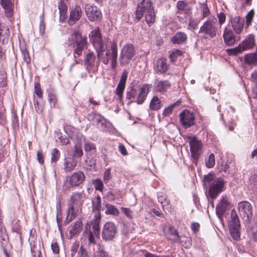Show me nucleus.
Listing matches in <instances>:
<instances>
[{
    "label": "nucleus",
    "mask_w": 257,
    "mask_h": 257,
    "mask_svg": "<svg viewBox=\"0 0 257 257\" xmlns=\"http://www.w3.org/2000/svg\"><path fill=\"white\" fill-rule=\"evenodd\" d=\"M83 195L81 192H73L67 200L68 208L65 220L67 223L74 219L81 212V206L83 202Z\"/></svg>",
    "instance_id": "obj_1"
},
{
    "label": "nucleus",
    "mask_w": 257,
    "mask_h": 257,
    "mask_svg": "<svg viewBox=\"0 0 257 257\" xmlns=\"http://www.w3.org/2000/svg\"><path fill=\"white\" fill-rule=\"evenodd\" d=\"M151 85L148 84H145L140 88L138 94L137 89L132 87L130 91L126 92V98L131 100L132 98H135L136 100L134 102H137L138 104H142L146 100L147 96L149 93ZM133 101H131L133 102Z\"/></svg>",
    "instance_id": "obj_2"
},
{
    "label": "nucleus",
    "mask_w": 257,
    "mask_h": 257,
    "mask_svg": "<svg viewBox=\"0 0 257 257\" xmlns=\"http://www.w3.org/2000/svg\"><path fill=\"white\" fill-rule=\"evenodd\" d=\"M106 52L103 48V45H100L99 50H97L98 59H101L104 64H107L109 61L112 59L113 53L117 55V45L115 43L111 41H108L105 48Z\"/></svg>",
    "instance_id": "obj_3"
},
{
    "label": "nucleus",
    "mask_w": 257,
    "mask_h": 257,
    "mask_svg": "<svg viewBox=\"0 0 257 257\" xmlns=\"http://www.w3.org/2000/svg\"><path fill=\"white\" fill-rule=\"evenodd\" d=\"M71 39L74 42L73 47L75 48L74 50V57L76 58V55L79 57L82 55L84 50L87 48V39L85 37L82 36L79 31H75L71 35Z\"/></svg>",
    "instance_id": "obj_4"
},
{
    "label": "nucleus",
    "mask_w": 257,
    "mask_h": 257,
    "mask_svg": "<svg viewBox=\"0 0 257 257\" xmlns=\"http://www.w3.org/2000/svg\"><path fill=\"white\" fill-rule=\"evenodd\" d=\"M187 137L189 140L191 157L193 159V162L197 165L198 160L202 153V144L195 136H189Z\"/></svg>",
    "instance_id": "obj_5"
},
{
    "label": "nucleus",
    "mask_w": 257,
    "mask_h": 257,
    "mask_svg": "<svg viewBox=\"0 0 257 257\" xmlns=\"http://www.w3.org/2000/svg\"><path fill=\"white\" fill-rule=\"evenodd\" d=\"M136 50L132 44L127 43L124 45L121 51L120 55V64L121 66L128 65L131 60L135 56Z\"/></svg>",
    "instance_id": "obj_6"
},
{
    "label": "nucleus",
    "mask_w": 257,
    "mask_h": 257,
    "mask_svg": "<svg viewBox=\"0 0 257 257\" xmlns=\"http://www.w3.org/2000/svg\"><path fill=\"white\" fill-rule=\"evenodd\" d=\"M85 176L83 172L77 171L68 176L64 183V188L69 189L77 187L81 184L85 180Z\"/></svg>",
    "instance_id": "obj_7"
},
{
    "label": "nucleus",
    "mask_w": 257,
    "mask_h": 257,
    "mask_svg": "<svg viewBox=\"0 0 257 257\" xmlns=\"http://www.w3.org/2000/svg\"><path fill=\"white\" fill-rule=\"evenodd\" d=\"M238 210L239 215L246 223L251 221L253 216L252 208L251 204L243 201L238 203Z\"/></svg>",
    "instance_id": "obj_8"
},
{
    "label": "nucleus",
    "mask_w": 257,
    "mask_h": 257,
    "mask_svg": "<svg viewBox=\"0 0 257 257\" xmlns=\"http://www.w3.org/2000/svg\"><path fill=\"white\" fill-rule=\"evenodd\" d=\"M230 233L233 239L237 240L240 238L239 229L240 224L236 213L232 211L231 213V220L228 222Z\"/></svg>",
    "instance_id": "obj_9"
},
{
    "label": "nucleus",
    "mask_w": 257,
    "mask_h": 257,
    "mask_svg": "<svg viewBox=\"0 0 257 257\" xmlns=\"http://www.w3.org/2000/svg\"><path fill=\"white\" fill-rule=\"evenodd\" d=\"M216 22L217 19L216 18L206 21L200 28L199 33L207 35L211 38H214L216 35L217 31L215 26Z\"/></svg>",
    "instance_id": "obj_10"
},
{
    "label": "nucleus",
    "mask_w": 257,
    "mask_h": 257,
    "mask_svg": "<svg viewBox=\"0 0 257 257\" xmlns=\"http://www.w3.org/2000/svg\"><path fill=\"white\" fill-rule=\"evenodd\" d=\"M99 61L96 59L95 54L89 52L86 55L84 59V66L86 70L89 73H95L98 70Z\"/></svg>",
    "instance_id": "obj_11"
},
{
    "label": "nucleus",
    "mask_w": 257,
    "mask_h": 257,
    "mask_svg": "<svg viewBox=\"0 0 257 257\" xmlns=\"http://www.w3.org/2000/svg\"><path fill=\"white\" fill-rule=\"evenodd\" d=\"M225 181L221 178L214 179L210 184L209 194L214 199L224 189Z\"/></svg>",
    "instance_id": "obj_12"
},
{
    "label": "nucleus",
    "mask_w": 257,
    "mask_h": 257,
    "mask_svg": "<svg viewBox=\"0 0 257 257\" xmlns=\"http://www.w3.org/2000/svg\"><path fill=\"white\" fill-rule=\"evenodd\" d=\"M154 7L151 0H142L138 5L135 12V18L140 20L145 13L153 10Z\"/></svg>",
    "instance_id": "obj_13"
},
{
    "label": "nucleus",
    "mask_w": 257,
    "mask_h": 257,
    "mask_svg": "<svg viewBox=\"0 0 257 257\" xmlns=\"http://www.w3.org/2000/svg\"><path fill=\"white\" fill-rule=\"evenodd\" d=\"M84 10L85 14L89 21L94 22L101 20L102 17L101 13L96 6L85 4Z\"/></svg>",
    "instance_id": "obj_14"
},
{
    "label": "nucleus",
    "mask_w": 257,
    "mask_h": 257,
    "mask_svg": "<svg viewBox=\"0 0 257 257\" xmlns=\"http://www.w3.org/2000/svg\"><path fill=\"white\" fill-rule=\"evenodd\" d=\"M117 233V229L115 224L111 222H106L103 228L102 238L106 241L112 240Z\"/></svg>",
    "instance_id": "obj_15"
},
{
    "label": "nucleus",
    "mask_w": 257,
    "mask_h": 257,
    "mask_svg": "<svg viewBox=\"0 0 257 257\" xmlns=\"http://www.w3.org/2000/svg\"><path fill=\"white\" fill-rule=\"evenodd\" d=\"M180 120L183 126L189 127L194 124L195 117L192 113L189 111L184 110L180 114Z\"/></svg>",
    "instance_id": "obj_16"
},
{
    "label": "nucleus",
    "mask_w": 257,
    "mask_h": 257,
    "mask_svg": "<svg viewBox=\"0 0 257 257\" xmlns=\"http://www.w3.org/2000/svg\"><path fill=\"white\" fill-rule=\"evenodd\" d=\"M229 205L228 198L226 196H223L216 207V213L219 218L224 215L225 211L229 209Z\"/></svg>",
    "instance_id": "obj_17"
},
{
    "label": "nucleus",
    "mask_w": 257,
    "mask_h": 257,
    "mask_svg": "<svg viewBox=\"0 0 257 257\" xmlns=\"http://www.w3.org/2000/svg\"><path fill=\"white\" fill-rule=\"evenodd\" d=\"M230 22L235 33L237 34H240L243 30L244 20L239 16H236L231 18Z\"/></svg>",
    "instance_id": "obj_18"
},
{
    "label": "nucleus",
    "mask_w": 257,
    "mask_h": 257,
    "mask_svg": "<svg viewBox=\"0 0 257 257\" xmlns=\"http://www.w3.org/2000/svg\"><path fill=\"white\" fill-rule=\"evenodd\" d=\"M82 10L80 6H76L74 8L72 9L70 11L69 19L70 25H74L79 20L82 16Z\"/></svg>",
    "instance_id": "obj_19"
},
{
    "label": "nucleus",
    "mask_w": 257,
    "mask_h": 257,
    "mask_svg": "<svg viewBox=\"0 0 257 257\" xmlns=\"http://www.w3.org/2000/svg\"><path fill=\"white\" fill-rule=\"evenodd\" d=\"M92 213L94 216L97 217H101L100 210L101 209V199L99 195H97L95 197L92 199Z\"/></svg>",
    "instance_id": "obj_20"
},
{
    "label": "nucleus",
    "mask_w": 257,
    "mask_h": 257,
    "mask_svg": "<svg viewBox=\"0 0 257 257\" xmlns=\"http://www.w3.org/2000/svg\"><path fill=\"white\" fill-rule=\"evenodd\" d=\"M171 86V83L169 80H160L156 82L154 85V90L163 93L166 92Z\"/></svg>",
    "instance_id": "obj_21"
},
{
    "label": "nucleus",
    "mask_w": 257,
    "mask_h": 257,
    "mask_svg": "<svg viewBox=\"0 0 257 257\" xmlns=\"http://www.w3.org/2000/svg\"><path fill=\"white\" fill-rule=\"evenodd\" d=\"M154 69L157 73L163 74L165 73L168 69L167 60L164 58L158 60L154 66Z\"/></svg>",
    "instance_id": "obj_22"
},
{
    "label": "nucleus",
    "mask_w": 257,
    "mask_h": 257,
    "mask_svg": "<svg viewBox=\"0 0 257 257\" xmlns=\"http://www.w3.org/2000/svg\"><path fill=\"white\" fill-rule=\"evenodd\" d=\"M177 8V14H184L187 16H189L191 13V9L188 4L184 1H179L176 4Z\"/></svg>",
    "instance_id": "obj_23"
},
{
    "label": "nucleus",
    "mask_w": 257,
    "mask_h": 257,
    "mask_svg": "<svg viewBox=\"0 0 257 257\" xmlns=\"http://www.w3.org/2000/svg\"><path fill=\"white\" fill-rule=\"evenodd\" d=\"M223 38L225 43L228 46L233 45L235 42V36L233 32L226 27L224 29Z\"/></svg>",
    "instance_id": "obj_24"
},
{
    "label": "nucleus",
    "mask_w": 257,
    "mask_h": 257,
    "mask_svg": "<svg viewBox=\"0 0 257 257\" xmlns=\"http://www.w3.org/2000/svg\"><path fill=\"white\" fill-rule=\"evenodd\" d=\"M244 51L251 49L255 46V38L253 34H249L247 38L240 44Z\"/></svg>",
    "instance_id": "obj_25"
},
{
    "label": "nucleus",
    "mask_w": 257,
    "mask_h": 257,
    "mask_svg": "<svg viewBox=\"0 0 257 257\" xmlns=\"http://www.w3.org/2000/svg\"><path fill=\"white\" fill-rule=\"evenodd\" d=\"M82 221L80 219L72 225L69 230L70 237H72V236L78 235L82 230Z\"/></svg>",
    "instance_id": "obj_26"
},
{
    "label": "nucleus",
    "mask_w": 257,
    "mask_h": 257,
    "mask_svg": "<svg viewBox=\"0 0 257 257\" xmlns=\"http://www.w3.org/2000/svg\"><path fill=\"white\" fill-rule=\"evenodd\" d=\"M187 39V35L183 32L176 33L172 38V42L173 44H181L185 43Z\"/></svg>",
    "instance_id": "obj_27"
},
{
    "label": "nucleus",
    "mask_w": 257,
    "mask_h": 257,
    "mask_svg": "<svg viewBox=\"0 0 257 257\" xmlns=\"http://www.w3.org/2000/svg\"><path fill=\"white\" fill-rule=\"evenodd\" d=\"M89 36L91 37L92 43H97L98 47H100V45H103L100 32L98 28H96L92 30L89 34Z\"/></svg>",
    "instance_id": "obj_28"
},
{
    "label": "nucleus",
    "mask_w": 257,
    "mask_h": 257,
    "mask_svg": "<svg viewBox=\"0 0 257 257\" xmlns=\"http://www.w3.org/2000/svg\"><path fill=\"white\" fill-rule=\"evenodd\" d=\"M59 10V20L60 22H64L67 18V6L65 5L64 1H61L58 5Z\"/></svg>",
    "instance_id": "obj_29"
},
{
    "label": "nucleus",
    "mask_w": 257,
    "mask_h": 257,
    "mask_svg": "<svg viewBox=\"0 0 257 257\" xmlns=\"http://www.w3.org/2000/svg\"><path fill=\"white\" fill-rule=\"evenodd\" d=\"M0 3L5 10L7 17H11L13 12V5L11 1L10 0H0Z\"/></svg>",
    "instance_id": "obj_30"
},
{
    "label": "nucleus",
    "mask_w": 257,
    "mask_h": 257,
    "mask_svg": "<svg viewBox=\"0 0 257 257\" xmlns=\"http://www.w3.org/2000/svg\"><path fill=\"white\" fill-rule=\"evenodd\" d=\"M253 222H254V226H253L251 222L249 223H246L247 224V229L249 235L252 239L257 241V219L256 221L254 219Z\"/></svg>",
    "instance_id": "obj_31"
},
{
    "label": "nucleus",
    "mask_w": 257,
    "mask_h": 257,
    "mask_svg": "<svg viewBox=\"0 0 257 257\" xmlns=\"http://www.w3.org/2000/svg\"><path fill=\"white\" fill-rule=\"evenodd\" d=\"M77 166V162L72 158L65 159L63 164L64 169L66 172H70L73 170Z\"/></svg>",
    "instance_id": "obj_32"
},
{
    "label": "nucleus",
    "mask_w": 257,
    "mask_h": 257,
    "mask_svg": "<svg viewBox=\"0 0 257 257\" xmlns=\"http://www.w3.org/2000/svg\"><path fill=\"white\" fill-rule=\"evenodd\" d=\"M245 62L249 65H257V52L252 53H249L245 56Z\"/></svg>",
    "instance_id": "obj_33"
},
{
    "label": "nucleus",
    "mask_w": 257,
    "mask_h": 257,
    "mask_svg": "<svg viewBox=\"0 0 257 257\" xmlns=\"http://www.w3.org/2000/svg\"><path fill=\"white\" fill-rule=\"evenodd\" d=\"M163 104L158 96H154L150 103V109L154 110L159 109Z\"/></svg>",
    "instance_id": "obj_34"
},
{
    "label": "nucleus",
    "mask_w": 257,
    "mask_h": 257,
    "mask_svg": "<svg viewBox=\"0 0 257 257\" xmlns=\"http://www.w3.org/2000/svg\"><path fill=\"white\" fill-rule=\"evenodd\" d=\"M84 149L86 155H90L91 153L95 152L96 151L95 145L89 141L85 142L84 144Z\"/></svg>",
    "instance_id": "obj_35"
},
{
    "label": "nucleus",
    "mask_w": 257,
    "mask_h": 257,
    "mask_svg": "<svg viewBox=\"0 0 257 257\" xmlns=\"http://www.w3.org/2000/svg\"><path fill=\"white\" fill-rule=\"evenodd\" d=\"M158 199L159 202L162 204V207L164 210H165V206L170 205V201L168 199L167 197L163 192H159L158 194Z\"/></svg>",
    "instance_id": "obj_36"
},
{
    "label": "nucleus",
    "mask_w": 257,
    "mask_h": 257,
    "mask_svg": "<svg viewBox=\"0 0 257 257\" xmlns=\"http://www.w3.org/2000/svg\"><path fill=\"white\" fill-rule=\"evenodd\" d=\"M104 206L106 208L105 213L106 214L118 215L119 212L114 206L109 204L108 203H104Z\"/></svg>",
    "instance_id": "obj_37"
},
{
    "label": "nucleus",
    "mask_w": 257,
    "mask_h": 257,
    "mask_svg": "<svg viewBox=\"0 0 257 257\" xmlns=\"http://www.w3.org/2000/svg\"><path fill=\"white\" fill-rule=\"evenodd\" d=\"M101 220V217H97V216H94L93 220L91 221L92 223V230L94 234L96 235L98 234L99 231V222Z\"/></svg>",
    "instance_id": "obj_38"
},
{
    "label": "nucleus",
    "mask_w": 257,
    "mask_h": 257,
    "mask_svg": "<svg viewBox=\"0 0 257 257\" xmlns=\"http://www.w3.org/2000/svg\"><path fill=\"white\" fill-rule=\"evenodd\" d=\"M181 101L180 100H178L175 103L165 108L163 112V115L164 116H169L172 113L174 108L176 106L179 105Z\"/></svg>",
    "instance_id": "obj_39"
},
{
    "label": "nucleus",
    "mask_w": 257,
    "mask_h": 257,
    "mask_svg": "<svg viewBox=\"0 0 257 257\" xmlns=\"http://www.w3.org/2000/svg\"><path fill=\"white\" fill-rule=\"evenodd\" d=\"M146 13V21L149 24H152L155 21V14L154 10L148 12Z\"/></svg>",
    "instance_id": "obj_40"
},
{
    "label": "nucleus",
    "mask_w": 257,
    "mask_h": 257,
    "mask_svg": "<svg viewBox=\"0 0 257 257\" xmlns=\"http://www.w3.org/2000/svg\"><path fill=\"white\" fill-rule=\"evenodd\" d=\"M244 51V49L241 46V44H239L237 47L234 48L227 49L226 50L227 53L229 55H235L239 53H241Z\"/></svg>",
    "instance_id": "obj_41"
},
{
    "label": "nucleus",
    "mask_w": 257,
    "mask_h": 257,
    "mask_svg": "<svg viewBox=\"0 0 257 257\" xmlns=\"http://www.w3.org/2000/svg\"><path fill=\"white\" fill-rule=\"evenodd\" d=\"M252 81L255 83V87H254L252 90V93L253 95V97H257V70H254L251 74Z\"/></svg>",
    "instance_id": "obj_42"
},
{
    "label": "nucleus",
    "mask_w": 257,
    "mask_h": 257,
    "mask_svg": "<svg viewBox=\"0 0 257 257\" xmlns=\"http://www.w3.org/2000/svg\"><path fill=\"white\" fill-rule=\"evenodd\" d=\"M169 232L171 235L173 236V238L171 239L172 240H173L174 242L179 241L180 238L179 235L174 227L169 226Z\"/></svg>",
    "instance_id": "obj_43"
},
{
    "label": "nucleus",
    "mask_w": 257,
    "mask_h": 257,
    "mask_svg": "<svg viewBox=\"0 0 257 257\" xmlns=\"http://www.w3.org/2000/svg\"><path fill=\"white\" fill-rule=\"evenodd\" d=\"M254 16V12L253 9L249 11L245 16V23L247 27L251 24Z\"/></svg>",
    "instance_id": "obj_44"
},
{
    "label": "nucleus",
    "mask_w": 257,
    "mask_h": 257,
    "mask_svg": "<svg viewBox=\"0 0 257 257\" xmlns=\"http://www.w3.org/2000/svg\"><path fill=\"white\" fill-rule=\"evenodd\" d=\"M51 162H56L59 159L60 156V151L56 148H54L51 153Z\"/></svg>",
    "instance_id": "obj_45"
},
{
    "label": "nucleus",
    "mask_w": 257,
    "mask_h": 257,
    "mask_svg": "<svg viewBox=\"0 0 257 257\" xmlns=\"http://www.w3.org/2000/svg\"><path fill=\"white\" fill-rule=\"evenodd\" d=\"M92 184L96 190L102 192L103 189V184L102 181L99 179L93 180Z\"/></svg>",
    "instance_id": "obj_46"
},
{
    "label": "nucleus",
    "mask_w": 257,
    "mask_h": 257,
    "mask_svg": "<svg viewBox=\"0 0 257 257\" xmlns=\"http://www.w3.org/2000/svg\"><path fill=\"white\" fill-rule=\"evenodd\" d=\"M83 151L80 145L76 144L74 146L73 156L75 157L81 158L83 155Z\"/></svg>",
    "instance_id": "obj_47"
},
{
    "label": "nucleus",
    "mask_w": 257,
    "mask_h": 257,
    "mask_svg": "<svg viewBox=\"0 0 257 257\" xmlns=\"http://www.w3.org/2000/svg\"><path fill=\"white\" fill-rule=\"evenodd\" d=\"M125 85L118 83L116 88V94L118 96L119 99L121 100L123 97V92L125 88Z\"/></svg>",
    "instance_id": "obj_48"
},
{
    "label": "nucleus",
    "mask_w": 257,
    "mask_h": 257,
    "mask_svg": "<svg viewBox=\"0 0 257 257\" xmlns=\"http://www.w3.org/2000/svg\"><path fill=\"white\" fill-rule=\"evenodd\" d=\"M206 166L208 168H211L215 165V157L213 154H211L207 161H205Z\"/></svg>",
    "instance_id": "obj_49"
},
{
    "label": "nucleus",
    "mask_w": 257,
    "mask_h": 257,
    "mask_svg": "<svg viewBox=\"0 0 257 257\" xmlns=\"http://www.w3.org/2000/svg\"><path fill=\"white\" fill-rule=\"evenodd\" d=\"M7 85V75L4 72H0V87H6Z\"/></svg>",
    "instance_id": "obj_50"
},
{
    "label": "nucleus",
    "mask_w": 257,
    "mask_h": 257,
    "mask_svg": "<svg viewBox=\"0 0 257 257\" xmlns=\"http://www.w3.org/2000/svg\"><path fill=\"white\" fill-rule=\"evenodd\" d=\"M48 99L51 106H55L57 103V99L55 94L52 92H49L48 94Z\"/></svg>",
    "instance_id": "obj_51"
},
{
    "label": "nucleus",
    "mask_w": 257,
    "mask_h": 257,
    "mask_svg": "<svg viewBox=\"0 0 257 257\" xmlns=\"http://www.w3.org/2000/svg\"><path fill=\"white\" fill-rule=\"evenodd\" d=\"M200 8L203 17H207L209 15L210 10L206 4H201Z\"/></svg>",
    "instance_id": "obj_52"
},
{
    "label": "nucleus",
    "mask_w": 257,
    "mask_h": 257,
    "mask_svg": "<svg viewBox=\"0 0 257 257\" xmlns=\"http://www.w3.org/2000/svg\"><path fill=\"white\" fill-rule=\"evenodd\" d=\"M182 55V52L179 50H176L170 55V58L172 62H175L177 58Z\"/></svg>",
    "instance_id": "obj_53"
},
{
    "label": "nucleus",
    "mask_w": 257,
    "mask_h": 257,
    "mask_svg": "<svg viewBox=\"0 0 257 257\" xmlns=\"http://www.w3.org/2000/svg\"><path fill=\"white\" fill-rule=\"evenodd\" d=\"M94 119L97 123L98 127L101 129H103L104 123L102 122V120L104 119V118L99 115H95Z\"/></svg>",
    "instance_id": "obj_54"
},
{
    "label": "nucleus",
    "mask_w": 257,
    "mask_h": 257,
    "mask_svg": "<svg viewBox=\"0 0 257 257\" xmlns=\"http://www.w3.org/2000/svg\"><path fill=\"white\" fill-rule=\"evenodd\" d=\"M128 74V71L127 70H124L121 73L120 79L118 83L125 85Z\"/></svg>",
    "instance_id": "obj_55"
},
{
    "label": "nucleus",
    "mask_w": 257,
    "mask_h": 257,
    "mask_svg": "<svg viewBox=\"0 0 257 257\" xmlns=\"http://www.w3.org/2000/svg\"><path fill=\"white\" fill-rule=\"evenodd\" d=\"M214 175L212 174H208L204 176L203 182L204 185H205L206 183H208L210 184V183L214 180Z\"/></svg>",
    "instance_id": "obj_56"
},
{
    "label": "nucleus",
    "mask_w": 257,
    "mask_h": 257,
    "mask_svg": "<svg viewBox=\"0 0 257 257\" xmlns=\"http://www.w3.org/2000/svg\"><path fill=\"white\" fill-rule=\"evenodd\" d=\"M217 18H218V22L220 25H222L225 22L226 16L224 13L221 12L217 14Z\"/></svg>",
    "instance_id": "obj_57"
},
{
    "label": "nucleus",
    "mask_w": 257,
    "mask_h": 257,
    "mask_svg": "<svg viewBox=\"0 0 257 257\" xmlns=\"http://www.w3.org/2000/svg\"><path fill=\"white\" fill-rule=\"evenodd\" d=\"M8 235L6 234V230L5 228H1L0 230V240H6L8 239Z\"/></svg>",
    "instance_id": "obj_58"
},
{
    "label": "nucleus",
    "mask_w": 257,
    "mask_h": 257,
    "mask_svg": "<svg viewBox=\"0 0 257 257\" xmlns=\"http://www.w3.org/2000/svg\"><path fill=\"white\" fill-rule=\"evenodd\" d=\"M117 54L114 53H113V54H112V59H111V68L112 69H114L116 67V64H117Z\"/></svg>",
    "instance_id": "obj_59"
},
{
    "label": "nucleus",
    "mask_w": 257,
    "mask_h": 257,
    "mask_svg": "<svg viewBox=\"0 0 257 257\" xmlns=\"http://www.w3.org/2000/svg\"><path fill=\"white\" fill-rule=\"evenodd\" d=\"M35 93L37 94V95L39 97H41L42 95V92L41 91L40 85L39 83H36L35 85Z\"/></svg>",
    "instance_id": "obj_60"
},
{
    "label": "nucleus",
    "mask_w": 257,
    "mask_h": 257,
    "mask_svg": "<svg viewBox=\"0 0 257 257\" xmlns=\"http://www.w3.org/2000/svg\"><path fill=\"white\" fill-rule=\"evenodd\" d=\"M110 169H106L104 172L103 179L105 181H108L111 178Z\"/></svg>",
    "instance_id": "obj_61"
},
{
    "label": "nucleus",
    "mask_w": 257,
    "mask_h": 257,
    "mask_svg": "<svg viewBox=\"0 0 257 257\" xmlns=\"http://www.w3.org/2000/svg\"><path fill=\"white\" fill-rule=\"evenodd\" d=\"M78 253L80 257H88L87 251L82 246L80 247Z\"/></svg>",
    "instance_id": "obj_62"
},
{
    "label": "nucleus",
    "mask_w": 257,
    "mask_h": 257,
    "mask_svg": "<svg viewBox=\"0 0 257 257\" xmlns=\"http://www.w3.org/2000/svg\"><path fill=\"white\" fill-rule=\"evenodd\" d=\"M51 248L54 253L57 254L59 252V247L57 242H54L51 244Z\"/></svg>",
    "instance_id": "obj_63"
},
{
    "label": "nucleus",
    "mask_w": 257,
    "mask_h": 257,
    "mask_svg": "<svg viewBox=\"0 0 257 257\" xmlns=\"http://www.w3.org/2000/svg\"><path fill=\"white\" fill-rule=\"evenodd\" d=\"M37 158L38 162L41 164L44 163V156L42 151H38L37 152Z\"/></svg>",
    "instance_id": "obj_64"
}]
</instances>
